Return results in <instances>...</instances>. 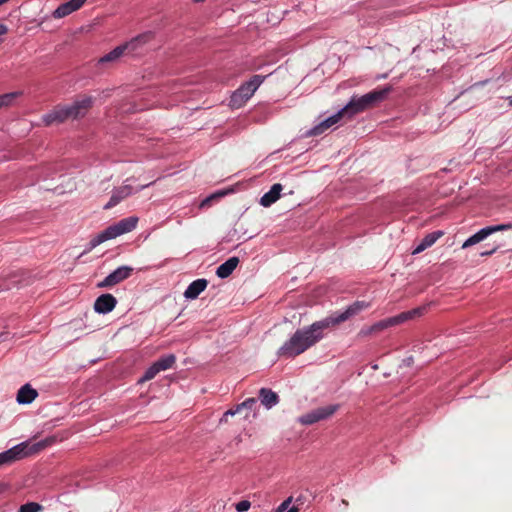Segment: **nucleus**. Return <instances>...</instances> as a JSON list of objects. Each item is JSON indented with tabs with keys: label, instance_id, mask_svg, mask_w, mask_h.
Masks as SVG:
<instances>
[{
	"label": "nucleus",
	"instance_id": "nucleus-29",
	"mask_svg": "<svg viewBox=\"0 0 512 512\" xmlns=\"http://www.w3.org/2000/svg\"><path fill=\"white\" fill-rule=\"evenodd\" d=\"M506 246H507V242H506V240H505L503 237H501V238H499V239H495V240L493 241V246H492V248H491L490 250L483 251V252H481L480 254H481L482 256L492 255V254H493V253H495L498 249L504 248V247H506Z\"/></svg>",
	"mask_w": 512,
	"mask_h": 512
},
{
	"label": "nucleus",
	"instance_id": "nucleus-25",
	"mask_svg": "<svg viewBox=\"0 0 512 512\" xmlns=\"http://www.w3.org/2000/svg\"><path fill=\"white\" fill-rule=\"evenodd\" d=\"M129 53L125 44L117 46L112 51L99 59V63H108L119 59L122 55Z\"/></svg>",
	"mask_w": 512,
	"mask_h": 512
},
{
	"label": "nucleus",
	"instance_id": "nucleus-20",
	"mask_svg": "<svg viewBox=\"0 0 512 512\" xmlns=\"http://www.w3.org/2000/svg\"><path fill=\"white\" fill-rule=\"evenodd\" d=\"M282 190L283 187L280 183L273 184L270 190L261 197L260 204L264 207L271 206L280 198Z\"/></svg>",
	"mask_w": 512,
	"mask_h": 512
},
{
	"label": "nucleus",
	"instance_id": "nucleus-34",
	"mask_svg": "<svg viewBox=\"0 0 512 512\" xmlns=\"http://www.w3.org/2000/svg\"><path fill=\"white\" fill-rule=\"evenodd\" d=\"M293 501V497L290 496L288 497L286 500H284L275 510V512H285L286 510H288L290 504L292 503Z\"/></svg>",
	"mask_w": 512,
	"mask_h": 512
},
{
	"label": "nucleus",
	"instance_id": "nucleus-13",
	"mask_svg": "<svg viewBox=\"0 0 512 512\" xmlns=\"http://www.w3.org/2000/svg\"><path fill=\"white\" fill-rule=\"evenodd\" d=\"M344 117L348 118V113L344 111V108H342L340 111H338L335 115H332L331 117L325 119L315 127H313L307 134L309 136H318L322 133H324L327 129L332 127L333 125L337 124L341 119Z\"/></svg>",
	"mask_w": 512,
	"mask_h": 512
},
{
	"label": "nucleus",
	"instance_id": "nucleus-5",
	"mask_svg": "<svg viewBox=\"0 0 512 512\" xmlns=\"http://www.w3.org/2000/svg\"><path fill=\"white\" fill-rule=\"evenodd\" d=\"M138 223V218L131 216L121 219L119 222L107 227L100 234L94 237L90 242V247L95 248L101 243L114 239L122 234L133 231Z\"/></svg>",
	"mask_w": 512,
	"mask_h": 512
},
{
	"label": "nucleus",
	"instance_id": "nucleus-37",
	"mask_svg": "<svg viewBox=\"0 0 512 512\" xmlns=\"http://www.w3.org/2000/svg\"><path fill=\"white\" fill-rule=\"evenodd\" d=\"M287 512H299V508L296 506H293L287 510Z\"/></svg>",
	"mask_w": 512,
	"mask_h": 512
},
{
	"label": "nucleus",
	"instance_id": "nucleus-7",
	"mask_svg": "<svg viewBox=\"0 0 512 512\" xmlns=\"http://www.w3.org/2000/svg\"><path fill=\"white\" fill-rule=\"evenodd\" d=\"M368 306L369 304L364 301H356L352 305H350L345 311L332 314L324 319L326 320V322H329V327H333L357 315L362 310L368 308Z\"/></svg>",
	"mask_w": 512,
	"mask_h": 512
},
{
	"label": "nucleus",
	"instance_id": "nucleus-23",
	"mask_svg": "<svg viewBox=\"0 0 512 512\" xmlns=\"http://www.w3.org/2000/svg\"><path fill=\"white\" fill-rule=\"evenodd\" d=\"M238 264H239V258L231 257L217 268L216 275L222 279L227 278L236 269Z\"/></svg>",
	"mask_w": 512,
	"mask_h": 512
},
{
	"label": "nucleus",
	"instance_id": "nucleus-17",
	"mask_svg": "<svg viewBox=\"0 0 512 512\" xmlns=\"http://www.w3.org/2000/svg\"><path fill=\"white\" fill-rule=\"evenodd\" d=\"M86 0H70L66 3L61 4L54 12L55 18H63L71 14L72 12L80 9Z\"/></svg>",
	"mask_w": 512,
	"mask_h": 512
},
{
	"label": "nucleus",
	"instance_id": "nucleus-19",
	"mask_svg": "<svg viewBox=\"0 0 512 512\" xmlns=\"http://www.w3.org/2000/svg\"><path fill=\"white\" fill-rule=\"evenodd\" d=\"M444 235L443 231L437 230L427 234L413 250L412 254H419L431 247L439 238Z\"/></svg>",
	"mask_w": 512,
	"mask_h": 512
},
{
	"label": "nucleus",
	"instance_id": "nucleus-31",
	"mask_svg": "<svg viewBox=\"0 0 512 512\" xmlns=\"http://www.w3.org/2000/svg\"><path fill=\"white\" fill-rule=\"evenodd\" d=\"M42 506L36 502H28L20 506L19 512H39Z\"/></svg>",
	"mask_w": 512,
	"mask_h": 512
},
{
	"label": "nucleus",
	"instance_id": "nucleus-27",
	"mask_svg": "<svg viewBox=\"0 0 512 512\" xmlns=\"http://www.w3.org/2000/svg\"><path fill=\"white\" fill-rule=\"evenodd\" d=\"M176 362V357L174 354H168L166 356L161 357L156 362H154L160 371H165L167 369L172 368V366Z\"/></svg>",
	"mask_w": 512,
	"mask_h": 512
},
{
	"label": "nucleus",
	"instance_id": "nucleus-41",
	"mask_svg": "<svg viewBox=\"0 0 512 512\" xmlns=\"http://www.w3.org/2000/svg\"><path fill=\"white\" fill-rule=\"evenodd\" d=\"M510 104L512 105V98L510 99Z\"/></svg>",
	"mask_w": 512,
	"mask_h": 512
},
{
	"label": "nucleus",
	"instance_id": "nucleus-12",
	"mask_svg": "<svg viewBox=\"0 0 512 512\" xmlns=\"http://www.w3.org/2000/svg\"><path fill=\"white\" fill-rule=\"evenodd\" d=\"M344 117L348 118V113L344 111V108H342L340 111H338L335 115H332L331 117L325 119L315 127H313L307 134L309 136H318L322 133H324L327 129L332 127L333 125L337 124L341 119Z\"/></svg>",
	"mask_w": 512,
	"mask_h": 512
},
{
	"label": "nucleus",
	"instance_id": "nucleus-2",
	"mask_svg": "<svg viewBox=\"0 0 512 512\" xmlns=\"http://www.w3.org/2000/svg\"><path fill=\"white\" fill-rule=\"evenodd\" d=\"M93 105L91 96H83L71 105H58L50 113L43 116V122L49 126L54 123H63L68 119L84 117Z\"/></svg>",
	"mask_w": 512,
	"mask_h": 512
},
{
	"label": "nucleus",
	"instance_id": "nucleus-3",
	"mask_svg": "<svg viewBox=\"0 0 512 512\" xmlns=\"http://www.w3.org/2000/svg\"><path fill=\"white\" fill-rule=\"evenodd\" d=\"M426 311L425 306L417 307L409 311L402 312L396 316L389 317L374 323L371 326H364L358 333L359 338L376 335L385 329L402 324L408 320L422 316Z\"/></svg>",
	"mask_w": 512,
	"mask_h": 512
},
{
	"label": "nucleus",
	"instance_id": "nucleus-9",
	"mask_svg": "<svg viewBox=\"0 0 512 512\" xmlns=\"http://www.w3.org/2000/svg\"><path fill=\"white\" fill-rule=\"evenodd\" d=\"M338 405L319 407L299 417L298 421L303 425H312L321 420L331 417L337 410Z\"/></svg>",
	"mask_w": 512,
	"mask_h": 512
},
{
	"label": "nucleus",
	"instance_id": "nucleus-40",
	"mask_svg": "<svg viewBox=\"0 0 512 512\" xmlns=\"http://www.w3.org/2000/svg\"><path fill=\"white\" fill-rule=\"evenodd\" d=\"M149 185H150V184L142 185V186L140 187V189H144V188L148 187Z\"/></svg>",
	"mask_w": 512,
	"mask_h": 512
},
{
	"label": "nucleus",
	"instance_id": "nucleus-10",
	"mask_svg": "<svg viewBox=\"0 0 512 512\" xmlns=\"http://www.w3.org/2000/svg\"><path fill=\"white\" fill-rule=\"evenodd\" d=\"M133 268L129 266H121L110 273L103 281L98 283L99 288H108L112 287L127 278H129L132 274Z\"/></svg>",
	"mask_w": 512,
	"mask_h": 512
},
{
	"label": "nucleus",
	"instance_id": "nucleus-1",
	"mask_svg": "<svg viewBox=\"0 0 512 512\" xmlns=\"http://www.w3.org/2000/svg\"><path fill=\"white\" fill-rule=\"evenodd\" d=\"M329 322L325 319L316 321L310 326L297 329L293 335L278 349V356L294 358L317 344L324 337V330L328 329Z\"/></svg>",
	"mask_w": 512,
	"mask_h": 512
},
{
	"label": "nucleus",
	"instance_id": "nucleus-39",
	"mask_svg": "<svg viewBox=\"0 0 512 512\" xmlns=\"http://www.w3.org/2000/svg\"><path fill=\"white\" fill-rule=\"evenodd\" d=\"M9 1H10V0H0V6H1V5H3V4H5V3H7V2H9Z\"/></svg>",
	"mask_w": 512,
	"mask_h": 512
},
{
	"label": "nucleus",
	"instance_id": "nucleus-24",
	"mask_svg": "<svg viewBox=\"0 0 512 512\" xmlns=\"http://www.w3.org/2000/svg\"><path fill=\"white\" fill-rule=\"evenodd\" d=\"M259 398L261 403L268 409L272 408L279 401L278 395L268 388H261L259 390Z\"/></svg>",
	"mask_w": 512,
	"mask_h": 512
},
{
	"label": "nucleus",
	"instance_id": "nucleus-26",
	"mask_svg": "<svg viewBox=\"0 0 512 512\" xmlns=\"http://www.w3.org/2000/svg\"><path fill=\"white\" fill-rule=\"evenodd\" d=\"M257 404V400L255 398H248L244 402L238 404L235 409H230L226 411L223 415V418H226L228 415L234 416L240 413L243 409L253 410L255 409Z\"/></svg>",
	"mask_w": 512,
	"mask_h": 512
},
{
	"label": "nucleus",
	"instance_id": "nucleus-22",
	"mask_svg": "<svg viewBox=\"0 0 512 512\" xmlns=\"http://www.w3.org/2000/svg\"><path fill=\"white\" fill-rule=\"evenodd\" d=\"M37 396L38 392L29 384H25L18 390L16 400L20 404H30Z\"/></svg>",
	"mask_w": 512,
	"mask_h": 512
},
{
	"label": "nucleus",
	"instance_id": "nucleus-35",
	"mask_svg": "<svg viewBox=\"0 0 512 512\" xmlns=\"http://www.w3.org/2000/svg\"><path fill=\"white\" fill-rule=\"evenodd\" d=\"M8 32V27L4 23H0V36Z\"/></svg>",
	"mask_w": 512,
	"mask_h": 512
},
{
	"label": "nucleus",
	"instance_id": "nucleus-30",
	"mask_svg": "<svg viewBox=\"0 0 512 512\" xmlns=\"http://www.w3.org/2000/svg\"><path fill=\"white\" fill-rule=\"evenodd\" d=\"M159 372V368L155 363H153L145 372V374L142 376V378L139 380V382H145L153 379Z\"/></svg>",
	"mask_w": 512,
	"mask_h": 512
},
{
	"label": "nucleus",
	"instance_id": "nucleus-33",
	"mask_svg": "<svg viewBox=\"0 0 512 512\" xmlns=\"http://www.w3.org/2000/svg\"><path fill=\"white\" fill-rule=\"evenodd\" d=\"M251 507V503L248 500H242L235 505L237 512H246Z\"/></svg>",
	"mask_w": 512,
	"mask_h": 512
},
{
	"label": "nucleus",
	"instance_id": "nucleus-18",
	"mask_svg": "<svg viewBox=\"0 0 512 512\" xmlns=\"http://www.w3.org/2000/svg\"><path fill=\"white\" fill-rule=\"evenodd\" d=\"M154 39V33L152 31H146L142 34H139L138 36L132 38L130 41L124 43L128 52H134L138 48L142 47L143 45L147 44L151 40Z\"/></svg>",
	"mask_w": 512,
	"mask_h": 512
},
{
	"label": "nucleus",
	"instance_id": "nucleus-14",
	"mask_svg": "<svg viewBox=\"0 0 512 512\" xmlns=\"http://www.w3.org/2000/svg\"><path fill=\"white\" fill-rule=\"evenodd\" d=\"M26 448L27 446L25 444H19L7 451L0 453V466L9 465L16 460L22 459L27 454Z\"/></svg>",
	"mask_w": 512,
	"mask_h": 512
},
{
	"label": "nucleus",
	"instance_id": "nucleus-15",
	"mask_svg": "<svg viewBox=\"0 0 512 512\" xmlns=\"http://www.w3.org/2000/svg\"><path fill=\"white\" fill-rule=\"evenodd\" d=\"M117 304L112 294H102L94 302V309L98 313L106 314L111 312Z\"/></svg>",
	"mask_w": 512,
	"mask_h": 512
},
{
	"label": "nucleus",
	"instance_id": "nucleus-38",
	"mask_svg": "<svg viewBox=\"0 0 512 512\" xmlns=\"http://www.w3.org/2000/svg\"><path fill=\"white\" fill-rule=\"evenodd\" d=\"M342 504L345 505V506H348L349 505V502L346 500V499H342Z\"/></svg>",
	"mask_w": 512,
	"mask_h": 512
},
{
	"label": "nucleus",
	"instance_id": "nucleus-8",
	"mask_svg": "<svg viewBox=\"0 0 512 512\" xmlns=\"http://www.w3.org/2000/svg\"><path fill=\"white\" fill-rule=\"evenodd\" d=\"M505 230L512 231V223L484 227L481 230H479L477 233H475L474 235L469 237L463 243L462 248L466 249L468 247H471V246L478 244L481 241L485 240L490 235H492L496 232L505 231Z\"/></svg>",
	"mask_w": 512,
	"mask_h": 512
},
{
	"label": "nucleus",
	"instance_id": "nucleus-36",
	"mask_svg": "<svg viewBox=\"0 0 512 512\" xmlns=\"http://www.w3.org/2000/svg\"><path fill=\"white\" fill-rule=\"evenodd\" d=\"M8 338H9V333H8V332L0 333V342H4V341H6Z\"/></svg>",
	"mask_w": 512,
	"mask_h": 512
},
{
	"label": "nucleus",
	"instance_id": "nucleus-11",
	"mask_svg": "<svg viewBox=\"0 0 512 512\" xmlns=\"http://www.w3.org/2000/svg\"><path fill=\"white\" fill-rule=\"evenodd\" d=\"M344 117L348 118V113L344 111V108H342L340 111H338L335 115H332L331 117L325 119L315 127H313L307 134L309 136H318L322 133H324L327 129L332 127L333 125L337 124L341 119Z\"/></svg>",
	"mask_w": 512,
	"mask_h": 512
},
{
	"label": "nucleus",
	"instance_id": "nucleus-16",
	"mask_svg": "<svg viewBox=\"0 0 512 512\" xmlns=\"http://www.w3.org/2000/svg\"><path fill=\"white\" fill-rule=\"evenodd\" d=\"M133 192V187L128 184H124L113 190L112 196L109 202L104 206V209H110L117 204H119L122 200L126 199Z\"/></svg>",
	"mask_w": 512,
	"mask_h": 512
},
{
	"label": "nucleus",
	"instance_id": "nucleus-4",
	"mask_svg": "<svg viewBox=\"0 0 512 512\" xmlns=\"http://www.w3.org/2000/svg\"><path fill=\"white\" fill-rule=\"evenodd\" d=\"M390 88L373 90L361 97L353 96L348 104L344 107V111L348 113V118L370 109L382 102L388 95Z\"/></svg>",
	"mask_w": 512,
	"mask_h": 512
},
{
	"label": "nucleus",
	"instance_id": "nucleus-28",
	"mask_svg": "<svg viewBox=\"0 0 512 512\" xmlns=\"http://www.w3.org/2000/svg\"><path fill=\"white\" fill-rule=\"evenodd\" d=\"M21 94V92H10L0 95V109L11 106Z\"/></svg>",
	"mask_w": 512,
	"mask_h": 512
},
{
	"label": "nucleus",
	"instance_id": "nucleus-6",
	"mask_svg": "<svg viewBox=\"0 0 512 512\" xmlns=\"http://www.w3.org/2000/svg\"><path fill=\"white\" fill-rule=\"evenodd\" d=\"M265 77L254 75L249 81L242 84L232 95L230 105L233 108H240L249 100L257 88L261 85Z\"/></svg>",
	"mask_w": 512,
	"mask_h": 512
},
{
	"label": "nucleus",
	"instance_id": "nucleus-32",
	"mask_svg": "<svg viewBox=\"0 0 512 512\" xmlns=\"http://www.w3.org/2000/svg\"><path fill=\"white\" fill-rule=\"evenodd\" d=\"M224 193H216V194H212L210 195L209 197H206L200 204V207L203 208V207H208L211 205V203L216 200L217 198L223 196Z\"/></svg>",
	"mask_w": 512,
	"mask_h": 512
},
{
	"label": "nucleus",
	"instance_id": "nucleus-21",
	"mask_svg": "<svg viewBox=\"0 0 512 512\" xmlns=\"http://www.w3.org/2000/svg\"><path fill=\"white\" fill-rule=\"evenodd\" d=\"M208 281L206 279H197L189 284L184 292L187 299L197 298L207 287Z\"/></svg>",
	"mask_w": 512,
	"mask_h": 512
}]
</instances>
